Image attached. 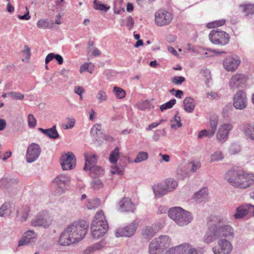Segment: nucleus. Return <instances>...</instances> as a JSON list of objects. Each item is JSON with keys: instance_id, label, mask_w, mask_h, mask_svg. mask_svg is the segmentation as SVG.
<instances>
[{"instance_id": "nucleus-1", "label": "nucleus", "mask_w": 254, "mask_h": 254, "mask_svg": "<svg viewBox=\"0 0 254 254\" xmlns=\"http://www.w3.org/2000/svg\"><path fill=\"white\" fill-rule=\"evenodd\" d=\"M226 219L220 216H211L207 222L208 230L204 237V242L209 244L221 237L231 239L234 232L232 227L225 225Z\"/></svg>"}, {"instance_id": "nucleus-2", "label": "nucleus", "mask_w": 254, "mask_h": 254, "mask_svg": "<svg viewBox=\"0 0 254 254\" xmlns=\"http://www.w3.org/2000/svg\"><path fill=\"white\" fill-rule=\"evenodd\" d=\"M88 223L84 220L74 221L64 230L59 238V243L62 246H69L83 240L87 233Z\"/></svg>"}, {"instance_id": "nucleus-3", "label": "nucleus", "mask_w": 254, "mask_h": 254, "mask_svg": "<svg viewBox=\"0 0 254 254\" xmlns=\"http://www.w3.org/2000/svg\"><path fill=\"white\" fill-rule=\"evenodd\" d=\"M227 182L234 188L246 189L254 184V174L231 169L225 175Z\"/></svg>"}, {"instance_id": "nucleus-4", "label": "nucleus", "mask_w": 254, "mask_h": 254, "mask_svg": "<svg viewBox=\"0 0 254 254\" xmlns=\"http://www.w3.org/2000/svg\"><path fill=\"white\" fill-rule=\"evenodd\" d=\"M168 216L180 226L188 225L193 218L191 213L180 207L170 208L168 211Z\"/></svg>"}, {"instance_id": "nucleus-5", "label": "nucleus", "mask_w": 254, "mask_h": 254, "mask_svg": "<svg viewBox=\"0 0 254 254\" xmlns=\"http://www.w3.org/2000/svg\"><path fill=\"white\" fill-rule=\"evenodd\" d=\"M166 254H203V250L195 248L189 243H184L170 248Z\"/></svg>"}, {"instance_id": "nucleus-6", "label": "nucleus", "mask_w": 254, "mask_h": 254, "mask_svg": "<svg viewBox=\"0 0 254 254\" xmlns=\"http://www.w3.org/2000/svg\"><path fill=\"white\" fill-rule=\"evenodd\" d=\"M230 39L229 34L219 29H213L209 34V39L215 45H226L229 42Z\"/></svg>"}, {"instance_id": "nucleus-7", "label": "nucleus", "mask_w": 254, "mask_h": 254, "mask_svg": "<svg viewBox=\"0 0 254 254\" xmlns=\"http://www.w3.org/2000/svg\"><path fill=\"white\" fill-rule=\"evenodd\" d=\"M171 239L167 236H161L153 240L150 244L149 252L150 254H156L158 250H166L170 246Z\"/></svg>"}, {"instance_id": "nucleus-8", "label": "nucleus", "mask_w": 254, "mask_h": 254, "mask_svg": "<svg viewBox=\"0 0 254 254\" xmlns=\"http://www.w3.org/2000/svg\"><path fill=\"white\" fill-rule=\"evenodd\" d=\"M172 12L163 9L158 10L155 13V23L159 27H163L170 24L173 19Z\"/></svg>"}, {"instance_id": "nucleus-9", "label": "nucleus", "mask_w": 254, "mask_h": 254, "mask_svg": "<svg viewBox=\"0 0 254 254\" xmlns=\"http://www.w3.org/2000/svg\"><path fill=\"white\" fill-rule=\"evenodd\" d=\"M70 182V178L65 175L61 174L57 176L52 181L53 185L58 188L56 195H61L65 191Z\"/></svg>"}, {"instance_id": "nucleus-10", "label": "nucleus", "mask_w": 254, "mask_h": 254, "mask_svg": "<svg viewBox=\"0 0 254 254\" xmlns=\"http://www.w3.org/2000/svg\"><path fill=\"white\" fill-rule=\"evenodd\" d=\"M60 161L64 170H72L75 168L76 164L75 156L71 152L63 154L60 158Z\"/></svg>"}, {"instance_id": "nucleus-11", "label": "nucleus", "mask_w": 254, "mask_h": 254, "mask_svg": "<svg viewBox=\"0 0 254 254\" xmlns=\"http://www.w3.org/2000/svg\"><path fill=\"white\" fill-rule=\"evenodd\" d=\"M217 244L212 249L214 254H229L232 250V244L225 239H220Z\"/></svg>"}, {"instance_id": "nucleus-12", "label": "nucleus", "mask_w": 254, "mask_h": 254, "mask_svg": "<svg viewBox=\"0 0 254 254\" xmlns=\"http://www.w3.org/2000/svg\"><path fill=\"white\" fill-rule=\"evenodd\" d=\"M246 93L243 90H239L233 97V106L237 109L243 110L247 105Z\"/></svg>"}, {"instance_id": "nucleus-13", "label": "nucleus", "mask_w": 254, "mask_h": 254, "mask_svg": "<svg viewBox=\"0 0 254 254\" xmlns=\"http://www.w3.org/2000/svg\"><path fill=\"white\" fill-rule=\"evenodd\" d=\"M138 224L135 222L131 223L128 225L119 228L116 230V236L130 237L133 236L136 231Z\"/></svg>"}, {"instance_id": "nucleus-14", "label": "nucleus", "mask_w": 254, "mask_h": 254, "mask_svg": "<svg viewBox=\"0 0 254 254\" xmlns=\"http://www.w3.org/2000/svg\"><path fill=\"white\" fill-rule=\"evenodd\" d=\"M41 153V149L39 145L36 143L31 144L27 151L26 160L27 162L31 163L35 161L39 157Z\"/></svg>"}, {"instance_id": "nucleus-15", "label": "nucleus", "mask_w": 254, "mask_h": 254, "mask_svg": "<svg viewBox=\"0 0 254 254\" xmlns=\"http://www.w3.org/2000/svg\"><path fill=\"white\" fill-rule=\"evenodd\" d=\"M108 228L107 224H100L96 222H93L91 227L93 237L95 239H99L105 234Z\"/></svg>"}, {"instance_id": "nucleus-16", "label": "nucleus", "mask_w": 254, "mask_h": 254, "mask_svg": "<svg viewBox=\"0 0 254 254\" xmlns=\"http://www.w3.org/2000/svg\"><path fill=\"white\" fill-rule=\"evenodd\" d=\"M233 127L232 125L230 124H224L221 125L216 133L217 140L221 142H225L228 139L229 133Z\"/></svg>"}, {"instance_id": "nucleus-17", "label": "nucleus", "mask_w": 254, "mask_h": 254, "mask_svg": "<svg viewBox=\"0 0 254 254\" xmlns=\"http://www.w3.org/2000/svg\"><path fill=\"white\" fill-rule=\"evenodd\" d=\"M248 77L241 73L234 74L230 79L229 85L231 89H236L245 84Z\"/></svg>"}, {"instance_id": "nucleus-18", "label": "nucleus", "mask_w": 254, "mask_h": 254, "mask_svg": "<svg viewBox=\"0 0 254 254\" xmlns=\"http://www.w3.org/2000/svg\"><path fill=\"white\" fill-rule=\"evenodd\" d=\"M240 63L241 60L239 57H229L224 60L223 65L227 71H233L238 68Z\"/></svg>"}, {"instance_id": "nucleus-19", "label": "nucleus", "mask_w": 254, "mask_h": 254, "mask_svg": "<svg viewBox=\"0 0 254 254\" xmlns=\"http://www.w3.org/2000/svg\"><path fill=\"white\" fill-rule=\"evenodd\" d=\"M36 233L32 230L26 231L22 238L19 241L18 246H25L30 243H35L37 239Z\"/></svg>"}, {"instance_id": "nucleus-20", "label": "nucleus", "mask_w": 254, "mask_h": 254, "mask_svg": "<svg viewBox=\"0 0 254 254\" xmlns=\"http://www.w3.org/2000/svg\"><path fill=\"white\" fill-rule=\"evenodd\" d=\"M47 212L46 211L39 213L31 220V225L35 227H46L47 226Z\"/></svg>"}, {"instance_id": "nucleus-21", "label": "nucleus", "mask_w": 254, "mask_h": 254, "mask_svg": "<svg viewBox=\"0 0 254 254\" xmlns=\"http://www.w3.org/2000/svg\"><path fill=\"white\" fill-rule=\"evenodd\" d=\"M119 205L122 212H133L135 209L134 204L128 197L123 198L119 203Z\"/></svg>"}, {"instance_id": "nucleus-22", "label": "nucleus", "mask_w": 254, "mask_h": 254, "mask_svg": "<svg viewBox=\"0 0 254 254\" xmlns=\"http://www.w3.org/2000/svg\"><path fill=\"white\" fill-rule=\"evenodd\" d=\"M84 156L85 160L84 169L87 171V170L95 166L98 159V156L91 152L85 153Z\"/></svg>"}, {"instance_id": "nucleus-23", "label": "nucleus", "mask_w": 254, "mask_h": 254, "mask_svg": "<svg viewBox=\"0 0 254 254\" xmlns=\"http://www.w3.org/2000/svg\"><path fill=\"white\" fill-rule=\"evenodd\" d=\"M211 129L208 130L203 129L199 131L198 134L199 138H202L204 137H211L214 134L217 126V121L216 120H211L210 122Z\"/></svg>"}, {"instance_id": "nucleus-24", "label": "nucleus", "mask_w": 254, "mask_h": 254, "mask_svg": "<svg viewBox=\"0 0 254 254\" xmlns=\"http://www.w3.org/2000/svg\"><path fill=\"white\" fill-rule=\"evenodd\" d=\"M29 208L27 206L18 208L16 212V217L19 218L21 222L26 221L29 213Z\"/></svg>"}, {"instance_id": "nucleus-25", "label": "nucleus", "mask_w": 254, "mask_h": 254, "mask_svg": "<svg viewBox=\"0 0 254 254\" xmlns=\"http://www.w3.org/2000/svg\"><path fill=\"white\" fill-rule=\"evenodd\" d=\"M249 211V204L241 205L237 208L234 217L235 219H241L246 216L248 214Z\"/></svg>"}, {"instance_id": "nucleus-26", "label": "nucleus", "mask_w": 254, "mask_h": 254, "mask_svg": "<svg viewBox=\"0 0 254 254\" xmlns=\"http://www.w3.org/2000/svg\"><path fill=\"white\" fill-rule=\"evenodd\" d=\"M153 189L156 196H161L169 192L163 182L160 184L154 186Z\"/></svg>"}, {"instance_id": "nucleus-27", "label": "nucleus", "mask_w": 254, "mask_h": 254, "mask_svg": "<svg viewBox=\"0 0 254 254\" xmlns=\"http://www.w3.org/2000/svg\"><path fill=\"white\" fill-rule=\"evenodd\" d=\"M183 103L184 106V109L186 112L188 113H191L194 110L195 103L194 99L191 97H186L184 99Z\"/></svg>"}, {"instance_id": "nucleus-28", "label": "nucleus", "mask_w": 254, "mask_h": 254, "mask_svg": "<svg viewBox=\"0 0 254 254\" xmlns=\"http://www.w3.org/2000/svg\"><path fill=\"white\" fill-rule=\"evenodd\" d=\"M241 11L245 13V15L254 14V3H246L241 4L239 6Z\"/></svg>"}, {"instance_id": "nucleus-29", "label": "nucleus", "mask_w": 254, "mask_h": 254, "mask_svg": "<svg viewBox=\"0 0 254 254\" xmlns=\"http://www.w3.org/2000/svg\"><path fill=\"white\" fill-rule=\"evenodd\" d=\"M168 191L174 190L178 186V182L173 178H168L163 181Z\"/></svg>"}, {"instance_id": "nucleus-30", "label": "nucleus", "mask_w": 254, "mask_h": 254, "mask_svg": "<svg viewBox=\"0 0 254 254\" xmlns=\"http://www.w3.org/2000/svg\"><path fill=\"white\" fill-rule=\"evenodd\" d=\"M208 196V192L207 189L203 188L195 193L194 198L196 200L201 202L207 199Z\"/></svg>"}, {"instance_id": "nucleus-31", "label": "nucleus", "mask_w": 254, "mask_h": 254, "mask_svg": "<svg viewBox=\"0 0 254 254\" xmlns=\"http://www.w3.org/2000/svg\"><path fill=\"white\" fill-rule=\"evenodd\" d=\"M155 232L156 229L153 228V225L147 226L142 230V236L144 238L148 240L153 236Z\"/></svg>"}, {"instance_id": "nucleus-32", "label": "nucleus", "mask_w": 254, "mask_h": 254, "mask_svg": "<svg viewBox=\"0 0 254 254\" xmlns=\"http://www.w3.org/2000/svg\"><path fill=\"white\" fill-rule=\"evenodd\" d=\"M243 131L245 135L250 139L254 140V125L247 124L243 128Z\"/></svg>"}, {"instance_id": "nucleus-33", "label": "nucleus", "mask_w": 254, "mask_h": 254, "mask_svg": "<svg viewBox=\"0 0 254 254\" xmlns=\"http://www.w3.org/2000/svg\"><path fill=\"white\" fill-rule=\"evenodd\" d=\"M104 247V244L103 242H100L99 243L94 244L88 248H87L85 251L84 253L86 254H89L90 253H93L96 251L100 250L102 248Z\"/></svg>"}, {"instance_id": "nucleus-34", "label": "nucleus", "mask_w": 254, "mask_h": 254, "mask_svg": "<svg viewBox=\"0 0 254 254\" xmlns=\"http://www.w3.org/2000/svg\"><path fill=\"white\" fill-rule=\"evenodd\" d=\"M224 155L220 150L216 151L211 154L210 157L209 162H218L223 159Z\"/></svg>"}, {"instance_id": "nucleus-35", "label": "nucleus", "mask_w": 254, "mask_h": 254, "mask_svg": "<svg viewBox=\"0 0 254 254\" xmlns=\"http://www.w3.org/2000/svg\"><path fill=\"white\" fill-rule=\"evenodd\" d=\"M11 210L10 209V204L8 203H5L2 205L0 208V216L1 217L6 216L10 215Z\"/></svg>"}, {"instance_id": "nucleus-36", "label": "nucleus", "mask_w": 254, "mask_h": 254, "mask_svg": "<svg viewBox=\"0 0 254 254\" xmlns=\"http://www.w3.org/2000/svg\"><path fill=\"white\" fill-rule=\"evenodd\" d=\"M101 201L99 198L88 199L86 207L88 209H94L98 208L100 205Z\"/></svg>"}, {"instance_id": "nucleus-37", "label": "nucleus", "mask_w": 254, "mask_h": 254, "mask_svg": "<svg viewBox=\"0 0 254 254\" xmlns=\"http://www.w3.org/2000/svg\"><path fill=\"white\" fill-rule=\"evenodd\" d=\"M226 23L225 19H221L209 22L207 24L206 27L209 29L218 27L224 25Z\"/></svg>"}, {"instance_id": "nucleus-38", "label": "nucleus", "mask_w": 254, "mask_h": 254, "mask_svg": "<svg viewBox=\"0 0 254 254\" xmlns=\"http://www.w3.org/2000/svg\"><path fill=\"white\" fill-rule=\"evenodd\" d=\"M113 92L117 99H123L126 97V93L125 91L120 87H114Z\"/></svg>"}, {"instance_id": "nucleus-39", "label": "nucleus", "mask_w": 254, "mask_h": 254, "mask_svg": "<svg viewBox=\"0 0 254 254\" xmlns=\"http://www.w3.org/2000/svg\"><path fill=\"white\" fill-rule=\"evenodd\" d=\"M93 222H96L99 224H107V221L105 220L104 214L103 212L101 210L98 211L95 216V219Z\"/></svg>"}, {"instance_id": "nucleus-40", "label": "nucleus", "mask_w": 254, "mask_h": 254, "mask_svg": "<svg viewBox=\"0 0 254 254\" xmlns=\"http://www.w3.org/2000/svg\"><path fill=\"white\" fill-rule=\"evenodd\" d=\"M119 148L116 147L115 149L112 151L110 155L109 160L113 163H116L119 158Z\"/></svg>"}, {"instance_id": "nucleus-41", "label": "nucleus", "mask_w": 254, "mask_h": 254, "mask_svg": "<svg viewBox=\"0 0 254 254\" xmlns=\"http://www.w3.org/2000/svg\"><path fill=\"white\" fill-rule=\"evenodd\" d=\"M96 97L99 103L105 102L108 99L107 93L103 90H100L97 92Z\"/></svg>"}, {"instance_id": "nucleus-42", "label": "nucleus", "mask_w": 254, "mask_h": 254, "mask_svg": "<svg viewBox=\"0 0 254 254\" xmlns=\"http://www.w3.org/2000/svg\"><path fill=\"white\" fill-rule=\"evenodd\" d=\"M91 174H94L96 175H102L104 173V170L101 167L95 165L89 169Z\"/></svg>"}, {"instance_id": "nucleus-43", "label": "nucleus", "mask_w": 254, "mask_h": 254, "mask_svg": "<svg viewBox=\"0 0 254 254\" xmlns=\"http://www.w3.org/2000/svg\"><path fill=\"white\" fill-rule=\"evenodd\" d=\"M53 59H55L58 64H62L64 62V60L62 56L59 54H55L53 53L49 54V62Z\"/></svg>"}, {"instance_id": "nucleus-44", "label": "nucleus", "mask_w": 254, "mask_h": 254, "mask_svg": "<svg viewBox=\"0 0 254 254\" xmlns=\"http://www.w3.org/2000/svg\"><path fill=\"white\" fill-rule=\"evenodd\" d=\"M66 121L67 122L68 124L66 123H63L62 125V127L64 129H66L69 128H72L75 125V120L73 118H66Z\"/></svg>"}, {"instance_id": "nucleus-45", "label": "nucleus", "mask_w": 254, "mask_h": 254, "mask_svg": "<svg viewBox=\"0 0 254 254\" xmlns=\"http://www.w3.org/2000/svg\"><path fill=\"white\" fill-rule=\"evenodd\" d=\"M176 100L175 99H171L169 102L165 103V104H162L160 107V110L163 112L165 110L168 109H171L173 106L176 104Z\"/></svg>"}, {"instance_id": "nucleus-46", "label": "nucleus", "mask_w": 254, "mask_h": 254, "mask_svg": "<svg viewBox=\"0 0 254 254\" xmlns=\"http://www.w3.org/2000/svg\"><path fill=\"white\" fill-rule=\"evenodd\" d=\"M148 157V154L146 152H140L138 153L136 158L134 160V162L138 163L143 161L146 160Z\"/></svg>"}, {"instance_id": "nucleus-47", "label": "nucleus", "mask_w": 254, "mask_h": 254, "mask_svg": "<svg viewBox=\"0 0 254 254\" xmlns=\"http://www.w3.org/2000/svg\"><path fill=\"white\" fill-rule=\"evenodd\" d=\"M93 3L94 8L96 10H104L107 11L110 8V6H107L104 4L99 3V1H98V0H94Z\"/></svg>"}, {"instance_id": "nucleus-48", "label": "nucleus", "mask_w": 254, "mask_h": 254, "mask_svg": "<svg viewBox=\"0 0 254 254\" xmlns=\"http://www.w3.org/2000/svg\"><path fill=\"white\" fill-rule=\"evenodd\" d=\"M91 186L94 190H98L103 187V184L101 180L95 179L91 182Z\"/></svg>"}, {"instance_id": "nucleus-49", "label": "nucleus", "mask_w": 254, "mask_h": 254, "mask_svg": "<svg viewBox=\"0 0 254 254\" xmlns=\"http://www.w3.org/2000/svg\"><path fill=\"white\" fill-rule=\"evenodd\" d=\"M59 137L56 126H54L51 128H49V137L53 139H57Z\"/></svg>"}, {"instance_id": "nucleus-50", "label": "nucleus", "mask_w": 254, "mask_h": 254, "mask_svg": "<svg viewBox=\"0 0 254 254\" xmlns=\"http://www.w3.org/2000/svg\"><path fill=\"white\" fill-rule=\"evenodd\" d=\"M185 81L183 76H175L171 78V82L175 85H181Z\"/></svg>"}, {"instance_id": "nucleus-51", "label": "nucleus", "mask_w": 254, "mask_h": 254, "mask_svg": "<svg viewBox=\"0 0 254 254\" xmlns=\"http://www.w3.org/2000/svg\"><path fill=\"white\" fill-rule=\"evenodd\" d=\"M28 124L30 128H34L36 125V120L32 114H29L28 116Z\"/></svg>"}, {"instance_id": "nucleus-52", "label": "nucleus", "mask_w": 254, "mask_h": 254, "mask_svg": "<svg viewBox=\"0 0 254 254\" xmlns=\"http://www.w3.org/2000/svg\"><path fill=\"white\" fill-rule=\"evenodd\" d=\"M8 95L11 96L13 99L16 100H22L24 99V94L13 91L8 92Z\"/></svg>"}, {"instance_id": "nucleus-53", "label": "nucleus", "mask_w": 254, "mask_h": 254, "mask_svg": "<svg viewBox=\"0 0 254 254\" xmlns=\"http://www.w3.org/2000/svg\"><path fill=\"white\" fill-rule=\"evenodd\" d=\"M37 27L40 29H45L48 27V21L47 19H41L37 23Z\"/></svg>"}, {"instance_id": "nucleus-54", "label": "nucleus", "mask_w": 254, "mask_h": 254, "mask_svg": "<svg viewBox=\"0 0 254 254\" xmlns=\"http://www.w3.org/2000/svg\"><path fill=\"white\" fill-rule=\"evenodd\" d=\"M101 129V125L99 124L94 125L91 129V134L92 135H95L97 134L98 132L100 131Z\"/></svg>"}, {"instance_id": "nucleus-55", "label": "nucleus", "mask_w": 254, "mask_h": 254, "mask_svg": "<svg viewBox=\"0 0 254 254\" xmlns=\"http://www.w3.org/2000/svg\"><path fill=\"white\" fill-rule=\"evenodd\" d=\"M91 66H93V64L90 63H86L82 64L80 67V72L82 73V72L88 71V72L92 73L91 70H89L88 69Z\"/></svg>"}, {"instance_id": "nucleus-56", "label": "nucleus", "mask_w": 254, "mask_h": 254, "mask_svg": "<svg viewBox=\"0 0 254 254\" xmlns=\"http://www.w3.org/2000/svg\"><path fill=\"white\" fill-rule=\"evenodd\" d=\"M30 49L28 46H24V50L23 51V55L25 57V59H22L23 61L27 62L30 57Z\"/></svg>"}, {"instance_id": "nucleus-57", "label": "nucleus", "mask_w": 254, "mask_h": 254, "mask_svg": "<svg viewBox=\"0 0 254 254\" xmlns=\"http://www.w3.org/2000/svg\"><path fill=\"white\" fill-rule=\"evenodd\" d=\"M8 188L17 185L19 182V179L16 177L8 178Z\"/></svg>"}, {"instance_id": "nucleus-58", "label": "nucleus", "mask_w": 254, "mask_h": 254, "mask_svg": "<svg viewBox=\"0 0 254 254\" xmlns=\"http://www.w3.org/2000/svg\"><path fill=\"white\" fill-rule=\"evenodd\" d=\"M0 188L8 189L7 177H3L0 180Z\"/></svg>"}, {"instance_id": "nucleus-59", "label": "nucleus", "mask_w": 254, "mask_h": 254, "mask_svg": "<svg viewBox=\"0 0 254 254\" xmlns=\"http://www.w3.org/2000/svg\"><path fill=\"white\" fill-rule=\"evenodd\" d=\"M111 172L112 174H117L120 176L122 175L124 173L123 171L120 170L116 165H114L111 167Z\"/></svg>"}, {"instance_id": "nucleus-60", "label": "nucleus", "mask_w": 254, "mask_h": 254, "mask_svg": "<svg viewBox=\"0 0 254 254\" xmlns=\"http://www.w3.org/2000/svg\"><path fill=\"white\" fill-rule=\"evenodd\" d=\"M200 74L202 77L205 78L207 80H208L210 76V72L207 68L202 69L200 71Z\"/></svg>"}, {"instance_id": "nucleus-61", "label": "nucleus", "mask_w": 254, "mask_h": 254, "mask_svg": "<svg viewBox=\"0 0 254 254\" xmlns=\"http://www.w3.org/2000/svg\"><path fill=\"white\" fill-rule=\"evenodd\" d=\"M126 24L127 26L129 27V29L133 27L134 25V20L131 16H129L127 18Z\"/></svg>"}, {"instance_id": "nucleus-62", "label": "nucleus", "mask_w": 254, "mask_h": 254, "mask_svg": "<svg viewBox=\"0 0 254 254\" xmlns=\"http://www.w3.org/2000/svg\"><path fill=\"white\" fill-rule=\"evenodd\" d=\"M191 170L193 172H195L200 167V163L199 162H192L191 163Z\"/></svg>"}, {"instance_id": "nucleus-63", "label": "nucleus", "mask_w": 254, "mask_h": 254, "mask_svg": "<svg viewBox=\"0 0 254 254\" xmlns=\"http://www.w3.org/2000/svg\"><path fill=\"white\" fill-rule=\"evenodd\" d=\"M74 92L79 95H81L84 92V90L81 86H76L74 88Z\"/></svg>"}, {"instance_id": "nucleus-64", "label": "nucleus", "mask_w": 254, "mask_h": 254, "mask_svg": "<svg viewBox=\"0 0 254 254\" xmlns=\"http://www.w3.org/2000/svg\"><path fill=\"white\" fill-rule=\"evenodd\" d=\"M174 122L176 123L177 126L178 127H180L182 126L181 118L179 116H178L177 115L175 116Z\"/></svg>"}]
</instances>
